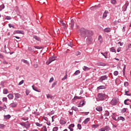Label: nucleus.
Instances as JSON below:
<instances>
[{"label":"nucleus","instance_id":"nucleus-1","mask_svg":"<svg viewBox=\"0 0 131 131\" xmlns=\"http://www.w3.org/2000/svg\"><path fill=\"white\" fill-rule=\"evenodd\" d=\"M80 35L81 37L85 38L87 36H93L94 32L92 31L86 30L84 28H82L79 30Z\"/></svg>","mask_w":131,"mask_h":131},{"label":"nucleus","instance_id":"nucleus-2","mask_svg":"<svg viewBox=\"0 0 131 131\" xmlns=\"http://www.w3.org/2000/svg\"><path fill=\"white\" fill-rule=\"evenodd\" d=\"M87 38L86 39V43L88 45H91L93 42V37L92 36H87Z\"/></svg>","mask_w":131,"mask_h":131},{"label":"nucleus","instance_id":"nucleus-3","mask_svg":"<svg viewBox=\"0 0 131 131\" xmlns=\"http://www.w3.org/2000/svg\"><path fill=\"white\" fill-rule=\"evenodd\" d=\"M106 96V94L103 93H99L98 95V99L100 101H104V97Z\"/></svg>","mask_w":131,"mask_h":131},{"label":"nucleus","instance_id":"nucleus-4","mask_svg":"<svg viewBox=\"0 0 131 131\" xmlns=\"http://www.w3.org/2000/svg\"><path fill=\"white\" fill-rule=\"evenodd\" d=\"M107 79H108V76H107V75H105L101 76L98 81H99V82H103L104 80H107Z\"/></svg>","mask_w":131,"mask_h":131},{"label":"nucleus","instance_id":"nucleus-5","mask_svg":"<svg viewBox=\"0 0 131 131\" xmlns=\"http://www.w3.org/2000/svg\"><path fill=\"white\" fill-rule=\"evenodd\" d=\"M118 101V100H117V99L113 98L112 100V101H111V105H114V106L117 104Z\"/></svg>","mask_w":131,"mask_h":131},{"label":"nucleus","instance_id":"nucleus-6","mask_svg":"<svg viewBox=\"0 0 131 131\" xmlns=\"http://www.w3.org/2000/svg\"><path fill=\"white\" fill-rule=\"evenodd\" d=\"M58 24L59 25H62L63 26V28L66 29V25L65 24V23H64V20L60 19L58 22Z\"/></svg>","mask_w":131,"mask_h":131},{"label":"nucleus","instance_id":"nucleus-7","mask_svg":"<svg viewBox=\"0 0 131 131\" xmlns=\"http://www.w3.org/2000/svg\"><path fill=\"white\" fill-rule=\"evenodd\" d=\"M70 25H71L70 29H71V30H73V27H74V20H73V19H72L71 20V23H70Z\"/></svg>","mask_w":131,"mask_h":131},{"label":"nucleus","instance_id":"nucleus-8","mask_svg":"<svg viewBox=\"0 0 131 131\" xmlns=\"http://www.w3.org/2000/svg\"><path fill=\"white\" fill-rule=\"evenodd\" d=\"M127 7H128V3H126L122 8L123 12H125V11H126V9H127Z\"/></svg>","mask_w":131,"mask_h":131},{"label":"nucleus","instance_id":"nucleus-9","mask_svg":"<svg viewBox=\"0 0 131 131\" xmlns=\"http://www.w3.org/2000/svg\"><path fill=\"white\" fill-rule=\"evenodd\" d=\"M56 59L55 58V57L52 56L49 58L48 61H49V64H51V62H53V61H55Z\"/></svg>","mask_w":131,"mask_h":131},{"label":"nucleus","instance_id":"nucleus-10","mask_svg":"<svg viewBox=\"0 0 131 131\" xmlns=\"http://www.w3.org/2000/svg\"><path fill=\"white\" fill-rule=\"evenodd\" d=\"M15 95V98L14 100H17V99H19V98H21V94L19 93H14Z\"/></svg>","mask_w":131,"mask_h":131},{"label":"nucleus","instance_id":"nucleus-11","mask_svg":"<svg viewBox=\"0 0 131 131\" xmlns=\"http://www.w3.org/2000/svg\"><path fill=\"white\" fill-rule=\"evenodd\" d=\"M99 8H100V6L96 5L95 6L91 7L90 9L91 11H95V10H97V9H99Z\"/></svg>","mask_w":131,"mask_h":131},{"label":"nucleus","instance_id":"nucleus-12","mask_svg":"<svg viewBox=\"0 0 131 131\" xmlns=\"http://www.w3.org/2000/svg\"><path fill=\"white\" fill-rule=\"evenodd\" d=\"M23 123L25 124V127H26V128H29V127H30V123H29V122L28 121H27L26 123L23 122Z\"/></svg>","mask_w":131,"mask_h":131},{"label":"nucleus","instance_id":"nucleus-13","mask_svg":"<svg viewBox=\"0 0 131 131\" xmlns=\"http://www.w3.org/2000/svg\"><path fill=\"white\" fill-rule=\"evenodd\" d=\"M74 124H71L69 126V128L71 131H73V127H74Z\"/></svg>","mask_w":131,"mask_h":131},{"label":"nucleus","instance_id":"nucleus-14","mask_svg":"<svg viewBox=\"0 0 131 131\" xmlns=\"http://www.w3.org/2000/svg\"><path fill=\"white\" fill-rule=\"evenodd\" d=\"M15 33H17V34H24V31L22 30H16Z\"/></svg>","mask_w":131,"mask_h":131},{"label":"nucleus","instance_id":"nucleus-15","mask_svg":"<svg viewBox=\"0 0 131 131\" xmlns=\"http://www.w3.org/2000/svg\"><path fill=\"white\" fill-rule=\"evenodd\" d=\"M108 13H109V12H108L107 11H105L103 13L102 18H106L107 16V14H108Z\"/></svg>","mask_w":131,"mask_h":131},{"label":"nucleus","instance_id":"nucleus-16","mask_svg":"<svg viewBox=\"0 0 131 131\" xmlns=\"http://www.w3.org/2000/svg\"><path fill=\"white\" fill-rule=\"evenodd\" d=\"M10 107H12V108H15V107H17V103L13 102L11 103Z\"/></svg>","mask_w":131,"mask_h":131},{"label":"nucleus","instance_id":"nucleus-17","mask_svg":"<svg viewBox=\"0 0 131 131\" xmlns=\"http://www.w3.org/2000/svg\"><path fill=\"white\" fill-rule=\"evenodd\" d=\"M7 97L10 100H13L14 99V95L12 94H9Z\"/></svg>","mask_w":131,"mask_h":131},{"label":"nucleus","instance_id":"nucleus-18","mask_svg":"<svg viewBox=\"0 0 131 131\" xmlns=\"http://www.w3.org/2000/svg\"><path fill=\"white\" fill-rule=\"evenodd\" d=\"M33 38H34L35 39H36V40H37L38 41H41V39L40 38H39V37H38L37 36L34 35L33 36Z\"/></svg>","mask_w":131,"mask_h":131},{"label":"nucleus","instance_id":"nucleus-19","mask_svg":"<svg viewBox=\"0 0 131 131\" xmlns=\"http://www.w3.org/2000/svg\"><path fill=\"white\" fill-rule=\"evenodd\" d=\"M106 87L104 85H100L97 88V90H105Z\"/></svg>","mask_w":131,"mask_h":131},{"label":"nucleus","instance_id":"nucleus-20","mask_svg":"<svg viewBox=\"0 0 131 131\" xmlns=\"http://www.w3.org/2000/svg\"><path fill=\"white\" fill-rule=\"evenodd\" d=\"M21 62H23V63H25V64H27V65L30 66V63H29V61L25 60V59H22Z\"/></svg>","mask_w":131,"mask_h":131},{"label":"nucleus","instance_id":"nucleus-21","mask_svg":"<svg viewBox=\"0 0 131 131\" xmlns=\"http://www.w3.org/2000/svg\"><path fill=\"white\" fill-rule=\"evenodd\" d=\"M108 129V126H105L104 128H101L99 129V130L101 131H105V130H107Z\"/></svg>","mask_w":131,"mask_h":131},{"label":"nucleus","instance_id":"nucleus-22","mask_svg":"<svg viewBox=\"0 0 131 131\" xmlns=\"http://www.w3.org/2000/svg\"><path fill=\"white\" fill-rule=\"evenodd\" d=\"M90 118H86L84 121H83L84 124H86L89 121H90Z\"/></svg>","mask_w":131,"mask_h":131},{"label":"nucleus","instance_id":"nucleus-23","mask_svg":"<svg viewBox=\"0 0 131 131\" xmlns=\"http://www.w3.org/2000/svg\"><path fill=\"white\" fill-rule=\"evenodd\" d=\"M47 99H51V100H53L54 99V97H53V96H52L50 94H47Z\"/></svg>","mask_w":131,"mask_h":131},{"label":"nucleus","instance_id":"nucleus-24","mask_svg":"<svg viewBox=\"0 0 131 131\" xmlns=\"http://www.w3.org/2000/svg\"><path fill=\"white\" fill-rule=\"evenodd\" d=\"M125 68H126V65L125 64H123V75H125Z\"/></svg>","mask_w":131,"mask_h":131},{"label":"nucleus","instance_id":"nucleus-25","mask_svg":"<svg viewBox=\"0 0 131 131\" xmlns=\"http://www.w3.org/2000/svg\"><path fill=\"white\" fill-rule=\"evenodd\" d=\"M98 40H99L100 43H102V42H103V38H102V36L101 35L99 36Z\"/></svg>","mask_w":131,"mask_h":131},{"label":"nucleus","instance_id":"nucleus-26","mask_svg":"<svg viewBox=\"0 0 131 131\" xmlns=\"http://www.w3.org/2000/svg\"><path fill=\"white\" fill-rule=\"evenodd\" d=\"M4 118L5 119H6V120L8 119H10V118H11V115H5L4 116Z\"/></svg>","mask_w":131,"mask_h":131},{"label":"nucleus","instance_id":"nucleus-27","mask_svg":"<svg viewBox=\"0 0 131 131\" xmlns=\"http://www.w3.org/2000/svg\"><path fill=\"white\" fill-rule=\"evenodd\" d=\"M83 70H84V71H89V70H90V68L86 66H84L83 67Z\"/></svg>","mask_w":131,"mask_h":131},{"label":"nucleus","instance_id":"nucleus-28","mask_svg":"<svg viewBox=\"0 0 131 131\" xmlns=\"http://www.w3.org/2000/svg\"><path fill=\"white\" fill-rule=\"evenodd\" d=\"M59 121H60V124H62V125L66 124V121H65V120L61 119V120H60Z\"/></svg>","mask_w":131,"mask_h":131},{"label":"nucleus","instance_id":"nucleus-29","mask_svg":"<svg viewBox=\"0 0 131 131\" xmlns=\"http://www.w3.org/2000/svg\"><path fill=\"white\" fill-rule=\"evenodd\" d=\"M112 118L114 120H115V121L118 120V118H117L116 116H115L114 114L113 115Z\"/></svg>","mask_w":131,"mask_h":131},{"label":"nucleus","instance_id":"nucleus-30","mask_svg":"<svg viewBox=\"0 0 131 131\" xmlns=\"http://www.w3.org/2000/svg\"><path fill=\"white\" fill-rule=\"evenodd\" d=\"M96 110H97V111H99L100 112L102 111V110H103V108H102V107L101 106H98L97 107H96Z\"/></svg>","mask_w":131,"mask_h":131},{"label":"nucleus","instance_id":"nucleus-31","mask_svg":"<svg viewBox=\"0 0 131 131\" xmlns=\"http://www.w3.org/2000/svg\"><path fill=\"white\" fill-rule=\"evenodd\" d=\"M111 30L110 28H106L105 29H104V32H110Z\"/></svg>","mask_w":131,"mask_h":131},{"label":"nucleus","instance_id":"nucleus-32","mask_svg":"<svg viewBox=\"0 0 131 131\" xmlns=\"http://www.w3.org/2000/svg\"><path fill=\"white\" fill-rule=\"evenodd\" d=\"M118 120H122V121H124V120H125V119H124L123 117H118Z\"/></svg>","mask_w":131,"mask_h":131},{"label":"nucleus","instance_id":"nucleus-33","mask_svg":"<svg viewBox=\"0 0 131 131\" xmlns=\"http://www.w3.org/2000/svg\"><path fill=\"white\" fill-rule=\"evenodd\" d=\"M127 101H129V99H127L124 100V104L125 105H129V103L128 102H127Z\"/></svg>","mask_w":131,"mask_h":131},{"label":"nucleus","instance_id":"nucleus-34","mask_svg":"<svg viewBox=\"0 0 131 131\" xmlns=\"http://www.w3.org/2000/svg\"><path fill=\"white\" fill-rule=\"evenodd\" d=\"M68 75H67V71L66 72V75L63 78H62V80H65V79H67Z\"/></svg>","mask_w":131,"mask_h":131},{"label":"nucleus","instance_id":"nucleus-35","mask_svg":"<svg viewBox=\"0 0 131 131\" xmlns=\"http://www.w3.org/2000/svg\"><path fill=\"white\" fill-rule=\"evenodd\" d=\"M80 73V71L77 70L75 71V72L74 73V75H78Z\"/></svg>","mask_w":131,"mask_h":131},{"label":"nucleus","instance_id":"nucleus-36","mask_svg":"<svg viewBox=\"0 0 131 131\" xmlns=\"http://www.w3.org/2000/svg\"><path fill=\"white\" fill-rule=\"evenodd\" d=\"M8 93H9V91H8L7 89H4V90H3V94L4 95H7V94H8Z\"/></svg>","mask_w":131,"mask_h":131},{"label":"nucleus","instance_id":"nucleus-37","mask_svg":"<svg viewBox=\"0 0 131 131\" xmlns=\"http://www.w3.org/2000/svg\"><path fill=\"white\" fill-rule=\"evenodd\" d=\"M77 99H79L80 100H81V99H82V97H81V96H80V97L76 96L74 98V100H77Z\"/></svg>","mask_w":131,"mask_h":131},{"label":"nucleus","instance_id":"nucleus-38","mask_svg":"<svg viewBox=\"0 0 131 131\" xmlns=\"http://www.w3.org/2000/svg\"><path fill=\"white\" fill-rule=\"evenodd\" d=\"M57 83H58V82H57V81L54 82L52 84V88H55V86L57 85Z\"/></svg>","mask_w":131,"mask_h":131},{"label":"nucleus","instance_id":"nucleus-39","mask_svg":"<svg viewBox=\"0 0 131 131\" xmlns=\"http://www.w3.org/2000/svg\"><path fill=\"white\" fill-rule=\"evenodd\" d=\"M110 51L111 52H113V53H115V52H116V50L113 47L110 48Z\"/></svg>","mask_w":131,"mask_h":131},{"label":"nucleus","instance_id":"nucleus-40","mask_svg":"<svg viewBox=\"0 0 131 131\" xmlns=\"http://www.w3.org/2000/svg\"><path fill=\"white\" fill-rule=\"evenodd\" d=\"M99 125L98 124H93L92 125L93 128H97V127H98Z\"/></svg>","mask_w":131,"mask_h":131},{"label":"nucleus","instance_id":"nucleus-41","mask_svg":"<svg viewBox=\"0 0 131 131\" xmlns=\"http://www.w3.org/2000/svg\"><path fill=\"white\" fill-rule=\"evenodd\" d=\"M110 115V113H109V112L105 111V113L104 114V116H109Z\"/></svg>","mask_w":131,"mask_h":131},{"label":"nucleus","instance_id":"nucleus-42","mask_svg":"<svg viewBox=\"0 0 131 131\" xmlns=\"http://www.w3.org/2000/svg\"><path fill=\"white\" fill-rule=\"evenodd\" d=\"M42 131H48V129H47V126H43L42 128Z\"/></svg>","mask_w":131,"mask_h":131},{"label":"nucleus","instance_id":"nucleus-43","mask_svg":"<svg viewBox=\"0 0 131 131\" xmlns=\"http://www.w3.org/2000/svg\"><path fill=\"white\" fill-rule=\"evenodd\" d=\"M0 11H2V10H3V9H5V5L2 4L0 6Z\"/></svg>","mask_w":131,"mask_h":131},{"label":"nucleus","instance_id":"nucleus-44","mask_svg":"<svg viewBox=\"0 0 131 131\" xmlns=\"http://www.w3.org/2000/svg\"><path fill=\"white\" fill-rule=\"evenodd\" d=\"M99 66H106V63H103V62H99Z\"/></svg>","mask_w":131,"mask_h":131},{"label":"nucleus","instance_id":"nucleus-45","mask_svg":"<svg viewBox=\"0 0 131 131\" xmlns=\"http://www.w3.org/2000/svg\"><path fill=\"white\" fill-rule=\"evenodd\" d=\"M72 110H74V111H77V110H78V108L76 107L73 106L72 107Z\"/></svg>","mask_w":131,"mask_h":131},{"label":"nucleus","instance_id":"nucleus-46","mask_svg":"<svg viewBox=\"0 0 131 131\" xmlns=\"http://www.w3.org/2000/svg\"><path fill=\"white\" fill-rule=\"evenodd\" d=\"M36 125L37 126H39V127H40L41 126H42V124H40L38 122H36Z\"/></svg>","mask_w":131,"mask_h":131},{"label":"nucleus","instance_id":"nucleus-47","mask_svg":"<svg viewBox=\"0 0 131 131\" xmlns=\"http://www.w3.org/2000/svg\"><path fill=\"white\" fill-rule=\"evenodd\" d=\"M32 89L34 91H35V92H39L38 90H37V88L36 87H34V85L32 86Z\"/></svg>","mask_w":131,"mask_h":131},{"label":"nucleus","instance_id":"nucleus-48","mask_svg":"<svg viewBox=\"0 0 131 131\" xmlns=\"http://www.w3.org/2000/svg\"><path fill=\"white\" fill-rule=\"evenodd\" d=\"M28 50L29 51H30V52H34V49H33L32 47H29Z\"/></svg>","mask_w":131,"mask_h":131},{"label":"nucleus","instance_id":"nucleus-49","mask_svg":"<svg viewBox=\"0 0 131 131\" xmlns=\"http://www.w3.org/2000/svg\"><path fill=\"white\" fill-rule=\"evenodd\" d=\"M58 129H59V128L58 127H54L53 128V131H58Z\"/></svg>","mask_w":131,"mask_h":131},{"label":"nucleus","instance_id":"nucleus-50","mask_svg":"<svg viewBox=\"0 0 131 131\" xmlns=\"http://www.w3.org/2000/svg\"><path fill=\"white\" fill-rule=\"evenodd\" d=\"M111 2L113 5H115L116 4V0H111Z\"/></svg>","mask_w":131,"mask_h":131},{"label":"nucleus","instance_id":"nucleus-51","mask_svg":"<svg viewBox=\"0 0 131 131\" xmlns=\"http://www.w3.org/2000/svg\"><path fill=\"white\" fill-rule=\"evenodd\" d=\"M68 45L69 47H71V48H72V46H73V44L71 42H69L68 43Z\"/></svg>","mask_w":131,"mask_h":131},{"label":"nucleus","instance_id":"nucleus-52","mask_svg":"<svg viewBox=\"0 0 131 131\" xmlns=\"http://www.w3.org/2000/svg\"><path fill=\"white\" fill-rule=\"evenodd\" d=\"M114 75H115V76H117V75H118V71H116L114 72Z\"/></svg>","mask_w":131,"mask_h":131},{"label":"nucleus","instance_id":"nucleus-53","mask_svg":"<svg viewBox=\"0 0 131 131\" xmlns=\"http://www.w3.org/2000/svg\"><path fill=\"white\" fill-rule=\"evenodd\" d=\"M5 19L6 20H11L12 19V17H11V16H7Z\"/></svg>","mask_w":131,"mask_h":131},{"label":"nucleus","instance_id":"nucleus-54","mask_svg":"<svg viewBox=\"0 0 131 131\" xmlns=\"http://www.w3.org/2000/svg\"><path fill=\"white\" fill-rule=\"evenodd\" d=\"M23 83H24V80H22L20 81L18 83V85H21V84H23Z\"/></svg>","mask_w":131,"mask_h":131},{"label":"nucleus","instance_id":"nucleus-55","mask_svg":"<svg viewBox=\"0 0 131 131\" xmlns=\"http://www.w3.org/2000/svg\"><path fill=\"white\" fill-rule=\"evenodd\" d=\"M34 48H35V49H37V50H40V49H42V48L38 46H34Z\"/></svg>","mask_w":131,"mask_h":131},{"label":"nucleus","instance_id":"nucleus-56","mask_svg":"<svg viewBox=\"0 0 131 131\" xmlns=\"http://www.w3.org/2000/svg\"><path fill=\"white\" fill-rule=\"evenodd\" d=\"M77 127L79 129H81V125L80 124H77Z\"/></svg>","mask_w":131,"mask_h":131},{"label":"nucleus","instance_id":"nucleus-57","mask_svg":"<svg viewBox=\"0 0 131 131\" xmlns=\"http://www.w3.org/2000/svg\"><path fill=\"white\" fill-rule=\"evenodd\" d=\"M7 101H8V99H7V97H4L3 98V102H7Z\"/></svg>","mask_w":131,"mask_h":131},{"label":"nucleus","instance_id":"nucleus-58","mask_svg":"<svg viewBox=\"0 0 131 131\" xmlns=\"http://www.w3.org/2000/svg\"><path fill=\"white\" fill-rule=\"evenodd\" d=\"M3 64H5V65H8V64H9V62H8V61L4 60L3 62Z\"/></svg>","mask_w":131,"mask_h":131},{"label":"nucleus","instance_id":"nucleus-59","mask_svg":"<svg viewBox=\"0 0 131 131\" xmlns=\"http://www.w3.org/2000/svg\"><path fill=\"white\" fill-rule=\"evenodd\" d=\"M122 112L123 113H125V112H126V108H124L122 110Z\"/></svg>","mask_w":131,"mask_h":131},{"label":"nucleus","instance_id":"nucleus-60","mask_svg":"<svg viewBox=\"0 0 131 131\" xmlns=\"http://www.w3.org/2000/svg\"><path fill=\"white\" fill-rule=\"evenodd\" d=\"M29 93H30V92H29V90H27L26 91V94L27 96H28V95H29Z\"/></svg>","mask_w":131,"mask_h":131},{"label":"nucleus","instance_id":"nucleus-61","mask_svg":"<svg viewBox=\"0 0 131 131\" xmlns=\"http://www.w3.org/2000/svg\"><path fill=\"white\" fill-rule=\"evenodd\" d=\"M80 54H81V53H80V52H79V51H77L76 52V56H79V55H80Z\"/></svg>","mask_w":131,"mask_h":131},{"label":"nucleus","instance_id":"nucleus-62","mask_svg":"<svg viewBox=\"0 0 131 131\" xmlns=\"http://www.w3.org/2000/svg\"><path fill=\"white\" fill-rule=\"evenodd\" d=\"M53 81H54V78L53 77H51L49 80V82H52Z\"/></svg>","mask_w":131,"mask_h":131},{"label":"nucleus","instance_id":"nucleus-63","mask_svg":"<svg viewBox=\"0 0 131 131\" xmlns=\"http://www.w3.org/2000/svg\"><path fill=\"white\" fill-rule=\"evenodd\" d=\"M124 86H127L128 85V82H125L124 83Z\"/></svg>","mask_w":131,"mask_h":131},{"label":"nucleus","instance_id":"nucleus-64","mask_svg":"<svg viewBox=\"0 0 131 131\" xmlns=\"http://www.w3.org/2000/svg\"><path fill=\"white\" fill-rule=\"evenodd\" d=\"M128 92L129 91H125V95H126V96H131V94H126V93H128Z\"/></svg>","mask_w":131,"mask_h":131}]
</instances>
